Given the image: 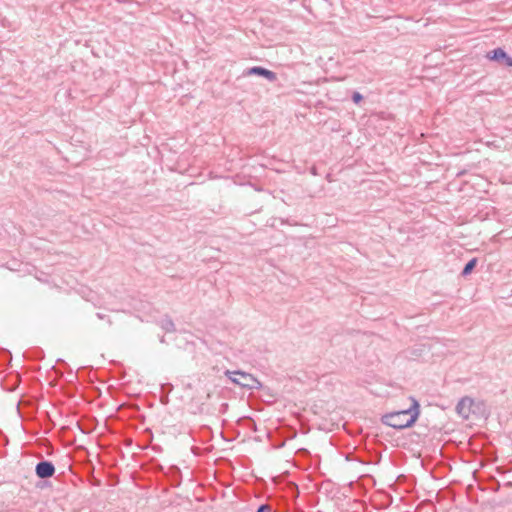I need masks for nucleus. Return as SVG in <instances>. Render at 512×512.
I'll return each instance as SVG.
<instances>
[{"label": "nucleus", "mask_w": 512, "mask_h": 512, "mask_svg": "<svg viewBox=\"0 0 512 512\" xmlns=\"http://www.w3.org/2000/svg\"><path fill=\"white\" fill-rule=\"evenodd\" d=\"M170 389L172 388V384H166Z\"/></svg>", "instance_id": "aec40b11"}, {"label": "nucleus", "mask_w": 512, "mask_h": 512, "mask_svg": "<svg viewBox=\"0 0 512 512\" xmlns=\"http://www.w3.org/2000/svg\"><path fill=\"white\" fill-rule=\"evenodd\" d=\"M472 405L473 400L469 397H464L457 403L456 412L464 419H468Z\"/></svg>", "instance_id": "39448f33"}, {"label": "nucleus", "mask_w": 512, "mask_h": 512, "mask_svg": "<svg viewBox=\"0 0 512 512\" xmlns=\"http://www.w3.org/2000/svg\"><path fill=\"white\" fill-rule=\"evenodd\" d=\"M224 374L232 383L242 388H246L248 390H258L262 388V383L250 373L241 370H226Z\"/></svg>", "instance_id": "f03ea898"}, {"label": "nucleus", "mask_w": 512, "mask_h": 512, "mask_svg": "<svg viewBox=\"0 0 512 512\" xmlns=\"http://www.w3.org/2000/svg\"><path fill=\"white\" fill-rule=\"evenodd\" d=\"M170 471L172 472V479L171 484L172 486H179L181 483V472L180 469L176 466H172L170 468Z\"/></svg>", "instance_id": "1a4fd4ad"}, {"label": "nucleus", "mask_w": 512, "mask_h": 512, "mask_svg": "<svg viewBox=\"0 0 512 512\" xmlns=\"http://www.w3.org/2000/svg\"><path fill=\"white\" fill-rule=\"evenodd\" d=\"M107 321H108V324H109V325H111V324H112V321H111V319H110V318H108V319H107Z\"/></svg>", "instance_id": "a211bd4d"}, {"label": "nucleus", "mask_w": 512, "mask_h": 512, "mask_svg": "<svg viewBox=\"0 0 512 512\" xmlns=\"http://www.w3.org/2000/svg\"><path fill=\"white\" fill-rule=\"evenodd\" d=\"M477 258H472L470 259L464 266L462 272H461V275L466 277L468 276L469 274L472 273V271L475 269L476 265H477Z\"/></svg>", "instance_id": "6e6552de"}, {"label": "nucleus", "mask_w": 512, "mask_h": 512, "mask_svg": "<svg viewBox=\"0 0 512 512\" xmlns=\"http://www.w3.org/2000/svg\"><path fill=\"white\" fill-rule=\"evenodd\" d=\"M159 325L165 332L168 333L174 332L176 330L173 320L167 315L159 321Z\"/></svg>", "instance_id": "0eeeda50"}, {"label": "nucleus", "mask_w": 512, "mask_h": 512, "mask_svg": "<svg viewBox=\"0 0 512 512\" xmlns=\"http://www.w3.org/2000/svg\"><path fill=\"white\" fill-rule=\"evenodd\" d=\"M506 66L512 67V58L510 57L508 64Z\"/></svg>", "instance_id": "f3484780"}, {"label": "nucleus", "mask_w": 512, "mask_h": 512, "mask_svg": "<svg viewBox=\"0 0 512 512\" xmlns=\"http://www.w3.org/2000/svg\"><path fill=\"white\" fill-rule=\"evenodd\" d=\"M168 400H169V399H168V395H165V396H162V397H161V402H162L163 404H167V403H168Z\"/></svg>", "instance_id": "4468645a"}, {"label": "nucleus", "mask_w": 512, "mask_h": 512, "mask_svg": "<svg viewBox=\"0 0 512 512\" xmlns=\"http://www.w3.org/2000/svg\"><path fill=\"white\" fill-rule=\"evenodd\" d=\"M411 405L407 409L394 411L382 416V423L392 428L402 430L412 427L420 415V404L414 397H410Z\"/></svg>", "instance_id": "f257e3e1"}, {"label": "nucleus", "mask_w": 512, "mask_h": 512, "mask_svg": "<svg viewBox=\"0 0 512 512\" xmlns=\"http://www.w3.org/2000/svg\"><path fill=\"white\" fill-rule=\"evenodd\" d=\"M160 341H161L162 343H164V342H165L164 336H162V338L160 339Z\"/></svg>", "instance_id": "6ab92c4d"}, {"label": "nucleus", "mask_w": 512, "mask_h": 512, "mask_svg": "<svg viewBox=\"0 0 512 512\" xmlns=\"http://www.w3.org/2000/svg\"><path fill=\"white\" fill-rule=\"evenodd\" d=\"M487 58L491 61H495L498 63L508 64L510 56L506 53V51L500 47L495 48L487 53Z\"/></svg>", "instance_id": "423d86ee"}, {"label": "nucleus", "mask_w": 512, "mask_h": 512, "mask_svg": "<svg viewBox=\"0 0 512 512\" xmlns=\"http://www.w3.org/2000/svg\"><path fill=\"white\" fill-rule=\"evenodd\" d=\"M351 99L355 104H360L363 100V95L357 91H354L352 93Z\"/></svg>", "instance_id": "9d476101"}, {"label": "nucleus", "mask_w": 512, "mask_h": 512, "mask_svg": "<svg viewBox=\"0 0 512 512\" xmlns=\"http://www.w3.org/2000/svg\"><path fill=\"white\" fill-rule=\"evenodd\" d=\"M256 512H272L271 506L268 504H261Z\"/></svg>", "instance_id": "9b49d317"}, {"label": "nucleus", "mask_w": 512, "mask_h": 512, "mask_svg": "<svg viewBox=\"0 0 512 512\" xmlns=\"http://www.w3.org/2000/svg\"><path fill=\"white\" fill-rule=\"evenodd\" d=\"M56 468L49 460H41L35 466V474L39 479H49L54 476Z\"/></svg>", "instance_id": "20e7f679"}, {"label": "nucleus", "mask_w": 512, "mask_h": 512, "mask_svg": "<svg viewBox=\"0 0 512 512\" xmlns=\"http://www.w3.org/2000/svg\"><path fill=\"white\" fill-rule=\"evenodd\" d=\"M506 487L512 488V481H508L505 483Z\"/></svg>", "instance_id": "dca6fc26"}, {"label": "nucleus", "mask_w": 512, "mask_h": 512, "mask_svg": "<svg viewBox=\"0 0 512 512\" xmlns=\"http://www.w3.org/2000/svg\"><path fill=\"white\" fill-rule=\"evenodd\" d=\"M500 489V483L497 481L496 486H494V491H498Z\"/></svg>", "instance_id": "2eb2a0df"}, {"label": "nucleus", "mask_w": 512, "mask_h": 512, "mask_svg": "<svg viewBox=\"0 0 512 512\" xmlns=\"http://www.w3.org/2000/svg\"><path fill=\"white\" fill-rule=\"evenodd\" d=\"M97 318L100 319V320H104L107 318V316L103 313H97L96 314Z\"/></svg>", "instance_id": "ddd939ff"}, {"label": "nucleus", "mask_w": 512, "mask_h": 512, "mask_svg": "<svg viewBox=\"0 0 512 512\" xmlns=\"http://www.w3.org/2000/svg\"><path fill=\"white\" fill-rule=\"evenodd\" d=\"M297 454L301 456H308L310 452L306 448H300L298 449Z\"/></svg>", "instance_id": "f8f14e48"}, {"label": "nucleus", "mask_w": 512, "mask_h": 512, "mask_svg": "<svg viewBox=\"0 0 512 512\" xmlns=\"http://www.w3.org/2000/svg\"><path fill=\"white\" fill-rule=\"evenodd\" d=\"M244 76H259L267 79L269 82H275L277 80V74L262 66H253L250 68H247L243 72Z\"/></svg>", "instance_id": "7ed1b4c3"}]
</instances>
